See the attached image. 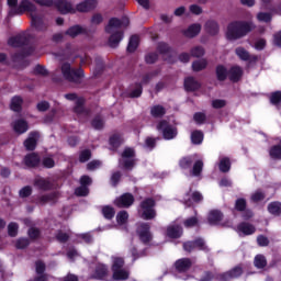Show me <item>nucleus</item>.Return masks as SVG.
<instances>
[{"label": "nucleus", "mask_w": 281, "mask_h": 281, "mask_svg": "<svg viewBox=\"0 0 281 281\" xmlns=\"http://www.w3.org/2000/svg\"><path fill=\"white\" fill-rule=\"evenodd\" d=\"M131 21L128 18H123L122 20L117 18H111L108 25L105 26L106 34H111L109 37V46L115 48L122 43L124 38V31H120L122 27H128Z\"/></svg>", "instance_id": "obj_1"}, {"label": "nucleus", "mask_w": 281, "mask_h": 281, "mask_svg": "<svg viewBox=\"0 0 281 281\" xmlns=\"http://www.w3.org/2000/svg\"><path fill=\"white\" fill-rule=\"evenodd\" d=\"M252 30H256V24H254V22H232L227 25L226 38L227 41H238L239 38L247 36Z\"/></svg>", "instance_id": "obj_2"}, {"label": "nucleus", "mask_w": 281, "mask_h": 281, "mask_svg": "<svg viewBox=\"0 0 281 281\" xmlns=\"http://www.w3.org/2000/svg\"><path fill=\"white\" fill-rule=\"evenodd\" d=\"M61 71V76L68 82H72V85H82V80H85V70L81 68H72L70 63L64 61L59 66Z\"/></svg>", "instance_id": "obj_3"}, {"label": "nucleus", "mask_w": 281, "mask_h": 281, "mask_svg": "<svg viewBox=\"0 0 281 281\" xmlns=\"http://www.w3.org/2000/svg\"><path fill=\"white\" fill-rule=\"evenodd\" d=\"M7 3L10 8L9 16H16L25 14V12H36V4L30 0H22L19 4V0H7ZM19 5V7H16Z\"/></svg>", "instance_id": "obj_4"}, {"label": "nucleus", "mask_w": 281, "mask_h": 281, "mask_svg": "<svg viewBox=\"0 0 281 281\" xmlns=\"http://www.w3.org/2000/svg\"><path fill=\"white\" fill-rule=\"evenodd\" d=\"M155 205H157V203L153 198H147L143 202H140L139 207L140 210H143L140 217L144 221H153V218L157 216V211H155Z\"/></svg>", "instance_id": "obj_5"}, {"label": "nucleus", "mask_w": 281, "mask_h": 281, "mask_svg": "<svg viewBox=\"0 0 281 281\" xmlns=\"http://www.w3.org/2000/svg\"><path fill=\"white\" fill-rule=\"evenodd\" d=\"M157 131H161L164 139H175L178 135L177 127L170 125L166 120L158 123Z\"/></svg>", "instance_id": "obj_6"}, {"label": "nucleus", "mask_w": 281, "mask_h": 281, "mask_svg": "<svg viewBox=\"0 0 281 281\" xmlns=\"http://www.w3.org/2000/svg\"><path fill=\"white\" fill-rule=\"evenodd\" d=\"M136 234L144 245H148V243L153 241V233H150V224L148 223L139 224Z\"/></svg>", "instance_id": "obj_7"}, {"label": "nucleus", "mask_w": 281, "mask_h": 281, "mask_svg": "<svg viewBox=\"0 0 281 281\" xmlns=\"http://www.w3.org/2000/svg\"><path fill=\"white\" fill-rule=\"evenodd\" d=\"M244 272L245 270L243 269V263H239L238 266H235L231 270L217 274V280H221V281L234 280L236 278H240V276H243Z\"/></svg>", "instance_id": "obj_8"}, {"label": "nucleus", "mask_w": 281, "mask_h": 281, "mask_svg": "<svg viewBox=\"0 0 281 281\" xmlns=\"http://www.w3.org/2000/svg\"><path fill=\"white\" fill-rule=\"evenodd\" d=\"M121 157L120 164H123L127 170H131L135 166V149L131 147L125 148Z\"/></svg>", "instance_id": "obj_9"}, {"label": "nucleus", "mask_w": 281, "mask_h": 281, "mask_svg": "<svg viewBox=\"0 0 281 281\" xmlns=\"http://www.w3.org/2000/svg\"><path fill=\"white\" fill-rule=\"evenodd\" d=\"M58 199H60V193L58 191H54L50 193H46L36 198L35 203L36 205H56L58 203Z\"/></svg>", "instance_id": "obj_10"}, {"label": "nucleus", "mask_w": 281, "mask_h": 281, "mask_svg": "<svg viewBox=\"0 0 281 281\" xmlns=\"http://www.w3.org/2000/svg\"><path fill=\"white\" fill-rule=\"evenodd\" d=\"M133 203H135V196L132 193H123L121 196H117L113 202V204L120 209H128L131 207V205H133Z\"/></svg>", "instance_id": "obj_11"}, {"label": "nucleus", "mask_w": 281, "mask_h": 281, "mask_svg": "<svg viewBox=\"0 0 281 281\" xmlns=\"http://www.w3.org/2000/svg\"><path fill=\"white\" fill-rule=\"evenodd\" d=\"M109 276V267L103 263H98L90 274V280H104Z\"/></svg>", "instance_id": "obj_12"}, {"label": "nucleus", "mask_w": 281, "mask_h": 281, "mask_svg": "<svg viewBox=\"0 0 281 281\" xmlns=\"http://www.w3.org/2000/svg\"><path fill=\"white\" fill-rule=\"evenodd\" d=\"M192 265H194V261L190 258H181L178 259L175 262V269L178 271V273H186L192 269Z\"/></svg>", "instance_id": "obj_13"}, {"label": "nucleus", "mask_w": 281, "mask_h": 281, "mask_svg": "<svg viewBox=\"0 0 281 281\" xmlns=\"http://www.w3.org/2000/svg\"><path fill=\"white\" fill-rule=\"evenodd\" d=\"M55 3L60 14H76V8L71 5V2H68L67 0H55Z\"/></svg>", "instance_id": "obj_14"}, {"label": "nucleus", "mask_w": 281, "mask_h": 281, "mask_svg": "<svg viewBox=\"0 0 281 281\" xmlns=\"http://www.w3.org/2000/svg\"><path fill=\"white\" fill-rule=\"evenodd\" d=\"M33 184L38 190H43V192H49V190L54 189V183H52L49 179L45 178H36Z\"/></svg>", "instance_id": "obj_15"}, {"label": "nucleus", "mask_w": 281, "mask_h": 281, "mask_svg": "<svg viewBox=\"0 0 281 281\" xmlns=\"http://www.w3.org/2000/svg\"><path fill=\"white\" fill-rule=\"evenodd\" d=\"M98 5V0H85L83 2H80L76 7V12H91V10H95V7Z\"/></svg>", "instance_id": "obj_16"}, {"label": "nucleus", "mask_w": 281, "mask_h": 281, "mask_svg": "<svg viewBox=\"0 0 281 281\" xmlns=\"http://www.w3.org/2000/svg\"><path fill=\"white\" fill-rule=\"evenodd\" d=\"M38 137H41V134L38 132H31L29 137L24 140V146L26 150H35L36 144L38 142Z\"/></svg>", "instance_id": "obj_17"}, {"label": "nucleus", "mask_w": 281, "mask_h": 281, "mask_svg": "<svg viewBox=\"0 0 281 281\" xmlns=\"http://www.w3.org/2000/svg\"><path fill=\"white\" fill-rule=\"evenodd\" d=\"M8 43L11 47H23V45H27L29 40L25 34H19L14 37H10Z\"/></svg>", "instance_id": "obj_18"}, {"label": "nucleus", "mask_w": 281, "mask_h": 281, "mask_svg": "<svg viewBox=\"0 0 281 281\" xmlns=\"http://www.w3.org/2000/svg\"><path fill=\"white\" fill-rule=\"evenodd\" d=\"M204 30L211 36H216V34H218V32H221V26L218 25V22H216L214 20H209L204 24Z\"/></svg>", "instance_id": "obj_19"}, {"label": "nucleus", "mask_w": 281, "mask_h": 281, "mask_svg": "<svg viewBox=\"0 0 281 281\" xmlns=\"http://www.w3.org/2000/svg\"><path fill=\"white\" fill-rule=\"evenodd\" d=\"M184 89L186 91H199L201 89V82L194 77H187L184 79Z\"/></svg>", "instance_id": "obj_20"}, {"label": "nucleus", "mask_w": 281, "mask_h": 281, "mask_svg": "<svg viewBox=\"0 0 281 281\" xmlns=\"http://www.w3.org/2000/svg\"><path fill=\"white\" fill-rule=\"evenodd\" d=\"M24 164L27 168H36L41 164V157L36 153L29 154L24 157Z\"/></svg>", "instance_id": "obj_21"}, {"label": "nucleus", "mask_w": 281, "mask_h": 281, "mask_svg": "<svg viewBox=\"0 0 281 281\" xmlns=\"http://www.w3.org/2000/svg\"><path fill=\"white\" fill-rule=\"evenodd\" d=\"M207 221L210 225H221V221H223V212L218 210L211 211Z\"/></svg>", "instance_id": "obj_22"}, {"label": "nucleus", "mask_w": 281, "mask_h": 281, "mask_svg": "<svg viewBox=\"0 0 281 281\" xmlns=\"http://www.w3.org/2000/svg\"><path fill=\"white\" fill-rule=\"evenodd\" d=\"M238 232L245 234V236H251V234H256V226L246 222L240 223L237 226Z\"/></svg>", "instance_id": "obj_23"}, {"label": "nucleus", "mask_w": 281, "mask_h": 281, "mask_svg": "<svg viewBox=\"0 0 281 281\" xmlns=\"http://www.w3.org/2000/svg\"><path fill=\"white\" fill-rule=\"evenodd\" d=\"M229 80L232 82H238L243 78V68L240 66L232 67L228 71Z\"/></svg>", "instance_id": "obj_24"}, {"label": "nucleus", "mask_w": 281, "mask_h": 281, "mask_svg": "<svg viewBox=\"0 0 281 281\" xmlns=\"http://www.w3.org/2000/svg\"><path fill=\"white\" fill-rule=\"evenodd\" d=\"M32 23L37 32H45L47 30V23H44L43 18L32 14Z\"/></svg>", "instance_id": "obj_25"}, {"label": "nucleus", "mask_w": 281, "mask_h": 281, "mask_svg": "<svg viewBox=\"0 0 281 281\" xmlns=\"http://www.w3.org/2000/svg\"><path fill=\"white\" fill-rule=\"evenodd\" d=\"M112 272H113L112 278L115 281L128 280V277L131 276L128 270L122 269V268L116 269V270H112Z\"/></svg>", "instance_id": "obj_26"}, {"label": "nucleus", "mask_w": 281, "mask_h": 281, "mask_svg": "<svg viewBox=\"0 0 281 281\" xmlns=\"http://www.w3.org/2000/svg\"><path fill=\"white\" fill-rule=\"evenodd\" d=\"M27 128H30V126L27 125L25 120H18L13 124V130L15 131V133H18V135H23V133H27Z\"/></svg>", "instance_id": "obj_27"}, {"label": "nucleus", "mask_w": 281, "mask_h": 281, "mask_svg": "<svg viewBox=\"0 0 281 281\" xmlns=\"http://www.w3.org/2000/svg\"><path fill=\"white\" fill-rule=\"evenodd\" d=\"M11 111H14L15 113H21L23 109V98L15 95L11 99L10 104Z\"/></svg>", "instance_id": "obj_28"}, {"label": "nucleus", "mask_w": 281, "mask_h": 281, "mask_svg": "<svg viewBox=\"0 0 281 281\" xmlns=\"http://www.w3.org/2000/svg\"><path fill=\"white\" fill-rule=\"evenodd\" d=\"M203 201V194L199 191H194L191 194V199L183 200V203L187 207H192V203H201Z\"/></svg>", "instance_id": "obj_29"}, {"label": "nucleus", "mask_w": 281, "mask_h": 281, "mask_svg": "<svg viewBox=\"0 0 281 281\" xmlns=\"http://www.w3.org/2000/svg\"><path fill=\"white\" fill-rule=\"evenodd\" d=\"M201 33V24H192L184 31V36L188 38H194V36H199Z\"/></svg>", "instance_id": "obj_30"}, {"label": "nucleus", "mask_w": 281, "mask_h": 281, "mask_svg": "<svg viewBox=\"0 0 281 281\" xmlns=\"http://www.w3.org/2000/svg\"><path fill=\"white\" fill-rule=\"evenodd\" d=\"M101 214L106 218V221H113L115 217V209L111 205H104L101 209Z\"/></svg>", "instance_id": "obj_31"}, {"label": "nucleus", "mask_w": 281, "mask_h": 281, "mask_svg": "<svg viewBox=\"0 0 281 281\" xmlns=\"http://www.w3.org/2000/svg\"><path fill=\"white\" fill-rule=\"evenodd\" d=\"M218 169L221 172H229L232 170V160L228 157H223L220 159Z\"/></svg>", "instance_id": "obj_32"}, {"label": "nucleus", "mask_w": 281, "mask_h": 281, "mask_svg": "<svg viewBox=\"0 0 281 281\" xmlns=\"http://www.w3.org/2000/svg\"><path fill=\"white\" fill-rule=\"evenodd\" d=\"M181 234H183V231L179 226H169L167 228V236L169 238H181Z\"/></svg>", "instance_id": "obj_33"}, {"label": "nucleus", "mask_w": 281, "mask_h": 281, "mask_svg": "<svg viewBox=\"0 0 281 281\" xmlns=\"http://www.w3.org/2000/svg\"><path fill=\"white\" fill-rule=\"evenodd\" d=\"M216 78L220 82L227 80V68L223 65H218L215 69Z\"/></svg>", "instance_id": "obj_34"}, {"label": "nucleus", "mask_w": 281, "mask_h": 281, "mask_svg": "<svg viewBox=\"0 0 281 281\" xmlns=\"http://www.w3.org/2000/svg\"><path fill=\"white\" fill-rule=\"evenodd\" d=\"M85 32V29H82V26L80 25H75L69 27L66 31V35L70 36L71 38H76V36H79V34H82Z\"/></svg>", "instance_id": "obj_35"}, {"label": "nucleus", "mask_w": 281, "mask_h": 281, "mask_svg": "<svg viewBox=\"0 0 281 281\" xmlns=\"http://www.w3.org/2000/svg\"><path fill=\"white\" fill-rule=\"evenodd\" d=\"M268 212L273 216H280L281 214V203L280 202H271L268 204Z\"/></svg>", "instance_id": "obj_36"}, {"label": "nucleus", "mask_w": 281, "mask_h": 281, "mask_svg": "<svg viewBox=\"0 0 281 281\" xmlns=\"http://www.w3.org/2000/svg\"><path fill=\"white\" fill-rule=\"evenodd\" d=\"M150 115L153 117H164L166 115V108L162 105H154L150 109Z\"/></svg>", "instance_id": "obj_37"}, {"label": "nucleus", "mask_w": 281, "mask_h": 281, "mask_svg": "<svg viewBox=\"0 0 281 281\" xmlns=\"http://www.w3.org/2000/svg\"><path fill=\"white\" fill-rule=\"evenodd\" d=\"M254 266L256 269H265L267 267V257L265 255H257L254 259Z\"/></svg>", "instance_id": "obj_38"}, {"label": "nucleus", "mask_w": 281, "mask_h": 281, "mask_svg": "<svg viewBox=\"0 0 281 281\" xmlns=\"http://www.w3.org/2000/svg\"><path fill=\"white\" fill-rule=\"evenodd\" d=\"M139 46V37L137 35H132L127 45V52L133 54Z\"/></svg>", "instance_id": "obj_39"}, {"label": "nucleus", "mask_w": 281, "mask_h": 281, "mask_svg": "<svg viewBox=\"0 0 281 281\" xmlns=\"http://www.w3.org/2000/svg\"><path fill=\"white\" fill-rule=\"evenodd\" d=\"M257 21L259 23H271L273 21V14L270 12H259L257 13Z\"/></svg>", "instance_id": "obj_40"}, {"label": "nucleus", "mask_w": 281, "mask_h": 281, "mask_svg": "<svg viewBox=\"0 0 281 281\" xmlns=\"http://www.w3.org/2000/svg\"><path fill=\"white\" fill-rule=\"evenodd\" d=\"M269 155L271 159H276L277 161L281 160V145H274L270 148Z\"/></svg>", "instance_id": "obj_41"}, {"label": "nucleus", "mask_w": 281, "mask_h": 281, "mask_svg": "<svg viewBox=\"0 0 281 281\" xmlns=\"http://www.w3.org/2000/svg\"><path fill=\"white\" fill-rule=\"evenodd\" d=\"M207 67V59H199L192 63L193 71H203Z\"/></svg>", "instance_id": "obj_42"}, {"label": "nucleus", "mask_w": 281, "mask_h": 281, "mask_svg": "<svg viewBox=\"0 0 281 281\" xmlns=\"http://www.w3.org/2000/svg\"><path fill=\"white\" fill-rule=\"evenodd\" d=\"M201 172H203V160H196L191 169V175L192 177H200Z\"/></svg>", "instance_id": "obj_43"}, {"label": "nucleus", "mask_w": 281, "mask_h": 281, "mask_svg": "<svg viewBox=\"0 0 281 281\" xmlns=\"http://www.w3.org/2000/svg\"><path fill=\"white\" fill-rule=\"evenodd\" d=\"M192 164H194V160L190 156L183 157L179 161V166H180V168H182V170H188V169L192 168Z\"/></svg>", "instance_id": "obj_44"}, {"label": "nucleus", "mask_w": 281, "mask_h": 281, "mask_svg": "<svg viewBox=\"0 0 281 281\" xmlns=\"http://www.w3.org/2000/svg\"><path fill=\"white\" fill-rule=\"evenodd\" d=\"M46 269H47V266L45 265V261L43 260L35 261V273H37L38 276H47V273H45Z\"/></svg>", "instance_id": "obj_45"}, {"label": "nucleus", "mask_w": 281, "mask_h": 281, "mask_svg": "<svg viewBox=\"0 0 281 281\" xmlns=\"http://www.w3.org/2000/svg\"><path fill=\"white\" fill-rule=\"evenodd\" d=\"M91 126L93 128H95V131H102V128H104V119H102V116L97 115L92 122H91Z\"/></svg>", "instance_id": "obj_46"}, {"label": "nucleus", "mask_w": 281, "mask_h": 281, "mask_svg": "<svg viewBox=\"0 0 281 281\" xmlns=\"http://www.w3.org/2000/svg\"><path fill=\"white\" fill-rule=\"evenodd\" d=\"M267 195L262 190H257L251 194L250 201H252V203H260V201H265Z\"/></svg>", "instance_id": "obj_47"}, {"label": "nucleus", "mask_w": 281, "mask_h": 281, "mask_svg": "<svg viewBox=\"0 0 281 281\" xmlns=\"http://www.w3.org/2000/svg\"><path fill=\"white\" fill-rule=\"evenodd\" d=\"M124 267V259L122 257L112 256V271L122 269Z\"/></svg>", "instance_id": "obj_48"}, {"label": "nucleus", "mask_w": 281, "mask_h": 281, "mask_svg": "<svg viewBox=\"0 0 281 281\" xmlns=\"http://www.w3.org/2000/svg\"><path fill=\"white\" fill-rule=\"evenodd\" d=\"M191 142L194 145L203 144V132L194 131L191 133Z\"/></svg>", "instance_id": "obj_49"}, {"label": "nucleus", "mask_w": 281, "mask_h": 281, "mask_svg": "<svg viewBox=\"0 0 281 281\" xmlns=\"http://www.w3.org/2000/svg\"><path fill=\"white\" fill-rule=\"evenodd\" d=\"M190 54L193 58H202V56H205V48L202 46H195L191 48Z\"/></svg>", "instance_id": "obj_50"}, {"label": "nucleus", "mask_w": 281, "mask_h": 281, "mask_svg": "<svg viewBox=\"0 0 281 281\" xmlns=\"http://www.w3.org/2000/svg\"><path fill=\"white\" fill-rule=\"evenodd\" d=\"M270 102H271V104H273L274 106H278V109H280L281 91L272 92L271 97H270Z\"/></svg>", "instance_id": "obj_51"}, {"label": "nucleus", "mask_w": 281, "mask_h": 281, "mask_svg": "<svg viewBox=\"0 0 281 281\" xmlns=\"http://www.w3.org/2000/svg\"><path fill=\"white\" fill-rule=\"evenodd\" d=\"M235 210L237 212H245V210H247V200L244 198L237 199L235 202Z\"/></svg>", "instance_id": "obj_52"}, {"label": "nucleus", "mask_w": 281, "mask_h": 281, "mask_svg": "<svg viewBox=\"0 0 281 281\" xmlns=\"http://www.w3.org/2000/svg\"><path fill=\"white\" fill-rule=\"evenodd\" d=\"M128 221V212L121 211L116 214V223L119 225H125V223Z\"/></svg>", "instance_id": "obj_53"}, {"label": "nucleus", "mask_w": 281, "mask_h": 281, "mask_svg": "<svg viewBox=\"0 0 281 281\" xmlns=\"http://www.w3.org/2000/svg\"><path fill=\"white\" fill-rule=\"evenodd\" d=\"M235 54L240 58V60H249V52L243 47H237Z\"/></svg>", "instance_id": "obj_54"}, {"label": "nucleus", "mask_w": 281, "mask_h": 281, "mask_svg": "<svg viewBox=\"0 0 281 281\" xmlns=\"http://www.w3.org/2000/svg\"><path fill=\"white\" fill-rule=\"evenodd\" d=\"M193 243L195 245V249H199L200 251H210V248H207L203 238H198L193 240Z\"/></svg>", "instance_id": "obj_55"}, {"label": "nucleus", "mask_w": 281, "mask_h": 281, "mask_svg": "<svg viewBox=\"0 0 281 281\" xmlns=\"http://www.w3.org/2000/svg\"><path fill=\"white\" fill-rule=\"evenodd\" d=\"M74 111L75 113H78V115L85 113V99H77Z\"/></svg>", "instance_id": "obj_56"}, {"label": "nucleus", "mask_w": 281, "mask_h": 281, "mask_svg": "<svg viewBox=\"0 0 281 281\" xmlns=\"http://www.w3.org/2000/svg\"><path fill=\"white\" fill-rule=\"evenodd\" d=\"M15 247L18 249H27V247H30V239L29 238H19L15 241Z\"/></svg>", "instance_id": "obj_57"}, {"label": "nucleus", "mask_w": 281, "mask_h": 281, "mask_svg": "<svg viewBox=\"0 0 281 281\" xmlns=\"http://www.w3.org/2000/svg\"><path fill=\"white\" fill-rule=\"evenodd\" d=\"M8 234L11 236V238H14L16 234H19V224L16 223H10L8 225Z\"/></svg>", "instance_id": "obj_58"}, {"label": "nucleus", "mask_w": 281, "mask_h": 281, "mask_svg": "<svg viewBox=\"0 0 281 281\" xmlns=\"http://www.w3.org/2000/svg\"><path fill=\"white\" fill-rule=\"evenodd\" d=\"M76 196H89V187L80 186L75 189Z\"/></svg>", "instance_id": "obj_59"}, {"label": "nucleus", "mask_w": 281, "mask_h": 281, "mask_svg": "<svg viewBox=\"0 0 281 281\" xmlns=\"http://www.w3.org/2000/svg\"><path fill=\"white\" fill-rule=\"evenodd\" d=\"M89 159H91V151L89 149H85L80 151L79 154L80 164H86V161H89Z\"/></svg>", "instance_id": "obj_60"}, {"label": "nucleus", "mask_w": 281, "mask_h": 281, "mask_svg": "<svg viewBox=\"0 0 281 281\" xmlns=\"http://www.w3.org/2000/svg\"><path fill=\"white\" fill-rule=\"evenodd\" d=\"M270 240L269 237L265 235H258L257 236V245L259 247H269Z\"/></svg>", "instance_id": "obj_61"}, {"label": "nucleus", "mask_w": 281, "mask_h": 281, "mask_svg": "<svg viewBox=\"0 0 281 281\" xmlns=\"http://www.w3.org/2000/svg\"><path fill=\"white\" fill-rule=\"evenodd\" d=\"M19 196L21 199H27V196H32V187H30V186L23 187L19 191Z\"/></svg>", "instance_id": "obj_62"}, {"label": "nucleus", "mask_w": 281, "mask_h": 281, "mask_svg": "<svg viewBox=\"0 0 281 281\" xmlns=\"http://www.w3.org/2000/svg\"><path fill=\"white\" fill-rule=\"evenodd\" d=\"M157 52H159V54H170V46L165 42H159L157 45Z\"/></svg>", "instance_id": "obj_63"}, {"label": "nucleus", "mask_w": 281, "mask_h": 281, "mask_svg": "<svg viewBox=\"0 0 281 281\" xmlns=\"http://www.w3.org/2000/svg\"><path fill=\"white\" fill-rule=\"evenodd\" d=\"M56 240H58V243H67V240H69V234L63 232V231H58L56 234Z\"/></svg>", "instance_id": "obj_64"}]
</instances>
